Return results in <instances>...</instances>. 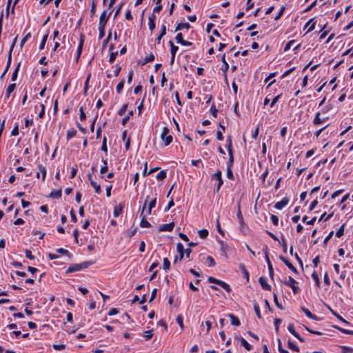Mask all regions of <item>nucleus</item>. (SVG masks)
<instances>
[{
  "instance_id": "obj_41",
  "label": "nucleus",
  "mask_w": 353,
  "mask_h": 353,
  "mask_svg": "<svg viewBox=\"0 0 353 353\" xmlns=\"http://www.w3.org/2000/svg\"><path fill=\"white\" fill-rule=\"evenodd\" d=\"M345 224H343L336 231V236L337 237H341L344 234Z\"/></svg>"
},
{
  "instance_id": "obj_14",
  "label": "nucleus",
  "mask_w": 353,
  "mask_h": 353,
  "mask_svg": "<svg viewBox=\"0 0 353 353\" xmlns=\"http://www.w3.org/2000/svg\"><path fill=\"white\" fill-rule=\"evenodd\" d=\"M174 223L172 222V223H167V224H163L160 226L159 228V231L161 232H163V231H167V232H170L173 230L174 228Z\"/></svg>"
},
{
  "instance_id": "obj_15",
  "label": "nucleus",
  "mask_w": 353,
  "mask_h": 353,
  "mask_svg": "<svg viewBox=\"0 0 353 353\" xmlns=\"http://www.w3.org/2000/svg\"><path fill=\"white\" fill-rule=\"evenodd\" d=\"M259 281L263 289L265 290H271V286L267 283L265 278L261 276Z\"/></svg>"
},
{
  "instance_id": "obj_52",
  "label": "nucleus",
  "mask_w": 353,
  "mask_h": 353,
  "mask_svg": "<svg viewBox=\"0 0 353 353\" xmlns=\"http://www.w3.org/2000/svg\"><path fill=\"white\" fill-rule=\"evenodd\" d=\"M274 302L275 305L277 306V307H279L281 310L284 309L283 307L282 306V305L279 302L277 295L275 293L274 294Z\"/></svg>"
},
{
  "instance_id": "obj_9",
  "label": "nucleus",
  "mask_w": 353,
  "mask_h": 353,
  "mask_svg": "<svg viewBox=\"0 0 353 353\" xmlns=\"http://www.w3.org/2000/svg\"><path fill=\"white\" fill-rule=\"evenodd\" d=\"M288 330L301 342L304 341L303 339L301 338L300 335L295 331L293 324L290 323L288 325Z\"/></svg>"
},
{
  "instance_id": "obj_19",
  "label": "nucleus",
  "mask_w": 353,
  "mask_h": 353,
  "mask_svg": "<svg viewBox=\"0 0 353 353\" xmlns=\"http://www.w3.org/2000/svg\"><path fill=\"white\" fill-rule=\"evenodd\" d=\"M61 190H56L50 192V196L54 199H60L61 197Z\"/></svg>"
},
{
  "instance_id": "obj_33",
  "label": "nucleus",
  "mask_w": 353,
  "mask_h": 353,
  "mask_svg": "<svg viewBox=\"0 0 353 353\" xmlns=\"http://www.w3.org/2000/svg\"><path fill=\"white\" fill-rule=\"evenodd\" d=\"M38 169L39 170V173L41 172L42 174V180L44 181L46 176V168L42 165H38Z\"/></svg>"
},
{
  "instance_id": "obj_8",
  "label": "nucleus",
  "mask_w": 353,
  "mask_h": 353,
  "mask_svg": "<svg viewBox=\"0 0 353 353\" xmlns=\"http://www.w3.org/2000/svg\"><path fill=\"white\" fill-rule=\"evenodd\" d=\"M110 14H107V12L104 10L99 18V26H105V24L109 19Z\"/></svg>"
},
{
  "instance_id": "obj_21",
  "label": "nucleus",
  "mask_w": 353,
  "mask_h": 353,
  "mask_svg": "<svg viewBox=\"0 0 353 353\" xmlns=\"http://www.w3.org/2000/svg\"><path fill=\"white\" fill-rule=\"evenodd\" d=\"M16 88V84L15 83H11L8 85L7 90H6V99H8L10 97V94L14 91V90Z\"/></svg>"
},
{
  "instance_id": "obj_59",
  "label": "nucleus",
  "mask_w": 353,
  "mask_h": 353,
  "mask_svg": "<svg viewBox=\"0 0 353 353\" xmlns=\"http://www.w3.org/2000/svg\"><path fill=\"white\" fill-rule=\"evenodd\" d=\"M78 171V167L77 165H74L72 168V170H71V175H70V178L71 179H73L75 175L77 174V172Z\"/></svg>"
},
{
  "instance_id": "obj_4",
  "label": "nucleus",
  "mask_w": 353,
  "mask_h": 353,
  "mask_svg": "<svg viewBox=\"0 0 353 353\" xmlns=\"http://www.w3.org/2000/svg\"><path fill=\"white\" fill-rule=\"evenodd\" d=\"M169 129L164 127L161 134L162 140L164 141L165 145H168L172 141V137L168 134Z\"/></svg>"
},
{
  "instance_id": "obj_42",
  "label": "nucleus",
  "mask_w": 353,
  "mask_h": 353,
  "mask_svg": "<svg viewBox=\"0 0 353 353\" xmlns=\"http://www.w3.org/2000/svg\"><path fill=\"white\" fill-rule=\"evenodd\" d=\"M229 154V160L227 163V168H232L233 163H234V156L233 153H228Z\"/></svg>"
},
{
  "instance_id": "obj_5",
  "label": "nucleus",
  "mask_w": 353,
  "mask_h": 353,
  "mask_svg": "<svg viewBox=\"0 0 353 353\" xmlns=\"http://www.w3.org/2000/svg\"><path fill=\"white\" fill-rule=\"evenodd\" d=\"M17 37H16L14 40H13V42L12 43V46L10 47V51H9V54H8V62H7V65H6V67L3 72V74H1V78H3V76L6 74V73L8 72L9 68H10V63H11V60H12V51L13 50V48L15 45V43L17 41Z\"/></svg>"
},
{
  "instance_id": "obj_31",
  "label": "nucleus",
  "mask_w": 353,
  "mask_h": 353,
  "mask_svg": "<svg viewBox=\"0 0 353 353\" xmlns=\"http://www.w3.org/2000/svg\"><path fill=\"white\" fill-rule=\"evenodd\" d=\"M226 148L228 149V153H233L232 152V139L230 137H228L227 139V145Z\"/></svg>"
},
{
  "instance_id": "obj_26",
  "label": "nucleus",
  "mask_w": 353,
  "mask_h": 353,
  "mask_svg": "<svg viewBox=\"0 0 353 353\" xmlns=\"http://www.w3.org/2000/svg\"><path fill=\"white\" fill-rule=\"evenodd\" d=\"M92 188L94 189V191L97 194H100L101 192V189L100 185L97 184L95 181H91L90 183Z\"/></svg>"
},
{
  "instance_id": "obj_6",
  "label": "nucleus",
  "mask_w": 353,
  "mask_h": 353,
  "mask_svg": "<svg viewBox=\"0 0 353 353\" xmlns=\"http://www.w3.org/2000/svg\"><path fill=\"white\" fill-rule=\"evenodd\" d=\"M148 198L149 196H148L145 201V203L143 206V208H142V211H141V216H142V219H141V223H140V226L142 227V228H150L151 227V224L146 220V217H145V215H143V213L145 209V207H146V203L148 200Z\"/></svg>"
},
{
  "instance_id": "obj_45",
  "label": "nucleus",
  "mask_w": 353,
  "mask_h": 353,
  "mask_svg": "<svg viewBox=\"0 0 353 353\" xmlns=\"http://www.w3.org/2000/svg\"><path fill=\"white\" fill-rule=\"evenodd\" d=\"M254 309L255 311V313L259 319H261V314L260 311L259 305L257 303L254 304Z\"/></svg>"
},
{
  "instance_id": "obj_29",
  "label": "nucleus",
  "mask_w": 353,
  "mask_h": 353,
  "mask_svg": "<svg viewBox=\"0 0 353 353\" xmlns=\"http://www.w3.org/2000/svg\"><path fill=\"white\" fill-rule=\"evenodd\" d=\"M222 62H223V66L221 68V70L224 72H226L229 69V65L227 63V61H225V54H223L222 57Z\"/></svg>"
},
{
  "instance_id": "obj_37",
  "label": "nucleus",
  "mask_w": 353,
  "mask_h": 353,
  "mask_svg": "<svg viewBox=\"0 0 353 353\" xmlns=\"http://www.w3.org/2000/svg\"><path fill=\"white\" fill-rule=\"evenodd\" d=\"M77 134V131L74 129H71L67 132V139L69 140L74 137Z\"/></svg>"
},
{
  "instance_id": "obj_1",
  "label": "nucleus",
  "mask_w": 353,
  "mask_h": 353,
  "mask_svg": "<svg viewBox=\"0 0 353 353\" xmlns=\"http://www.w3.org/2000/svg\"><path fill=\"white\" fill-rule=\"evenodd\" d=\"M92 263H93L92 261H85L80 264H72L68 267V268L66 270V273L69 274V273H72L74 272L80 271L83 269H85V268H88Z\"/></svg>"
},
{
  "instance_id": "obj_16",
  "label": "nucleus",
  "mask_w": 353,
  "mask_h": 353,
  "mask_svg": "<svg viewBox=\"0 0 353 353\" xmlns=\"http://www.w3.org/2000/svg\"><path fill=\"white\" fill-rule=\"evenodd\" d=\"M302 311L304 312V314L310 319H314V320H319V318H318L316 316L314 315L308 309L305 307H301Z\"/></svg>"
},
{
  "instance_id": "obj_61",
  "label": "nucleus",
  "mask_w": 353,
  "mask_h": 353,
  "mask_svg": "<svg viewBox=\"0 0 353 353\" xmlns=\"http://www.w3.org/2000/svg\"><path fill=\"white\" fill-rule=\"evenodd\" d=\"M117 54V52H112L110 54L109 62L112 63L115 60Z\"/></svg>"
},
{
  "instance_id": "obj_13",
  "label": "nucleus",
  "mask_w": 353,
  "mask_h": 353,
  "mask_svg": "<svg viewBox=\"0 0 353 353\" xmlns=\"http://www.w3.org/2000/svg\"><path fill=\"white\" fill-rule=\"evenodd\" d=\"M327 119V117L321 118V113L317 112L315 114L314 119L313 120V124L315 125H319L323 122H325Z\"/></svg>"
},
{
  "instance_id": "obj_53",
  "label": "nucleus",
  "mask_w": 353,
  "mask_h": 353,
  "mask_svg": "<svg viewBox=\"0 0 353 353\" xmlns=\"http://www.w3.org/2000/svg\"><path fill=\"white\" fill-rule=\"evenodd\" d=\"M278 350L280 353H289L288 351L285 350V348L282 347L281 341L279 339H278Z\"/></svg>"
},
{
  "instance_id": "obj_46",
  "label": "nucleus",
  "mask_w": 353,
  "mask_h": 353,
  "mask_svg": "<svg viewBox=\"0 0 353 353\" xmlns=\"http://www.w3.org/2000/svg\"><path fill=\"white\" fill-rule=\"evenodd\" d=\"M48 34H46L43 36V39H42V41L40 43V46H39V49L40 50H43L45 47V45H46V41L48 39Z\"/></svg>"
},
{
  "instance_id": "obj_50",
  "label": "nucleus",
  "mask_w": 353,
  "mask_h": 353,
  "mask_svg": "<svg viewBox=\"0 0 353 353\" xmlns=\"http://www.w3.org/2000/svg\"><path fill=\"white\" fill-rule=\"evenodd\" d=\"M97 8V2L95 0H92V8L90 10L91 17L95 14Z\"/></svg>"
},
{
  "instance_id": "obj_22",
  "label": "nucleus",
  "mask_w": 353,
  "mask_h": 353,
  "mask_svg": "<svg viewBox=\"0 0 353 353\" xmlns=\"http://www.w3.org/2000/svg\"><path fill=\"white\" fill-rule=\"evenodd\" d=\"M123 210V205L121 204H119L118 205H116L114 208V216L115 217L119 216Z\"/></svg>"
},
{
  "instance_id": "obj_10",
  "label": "nucleus",
  "mask_w": 353,
  "mask_h": 353,
  "mask_svg": "<svg viewBox=\"0 0 353 353\" xmlns=\"http://www.w3.org/2000/svg\"><path fill=\"white\" fill-rule=\"evenodd\" d=\"M156 18H157L156 15L154 13L151 14L148 17V20H149L148 26H149V29L150 30L151 32H152L155 29Z\"/></svg>"
},
{
  "instance_id": "obj_35",
  "label": "nucleus",
  "mask_w": 353,
  "mask_h": 353,
  "mask_svg": "<svg viewBox=\"0 0 353 353\" xmlns=\"http://www.w3.org/2000/svg\"><path fill=\"white\" fill-rule=\"evenodd\" d=\"M239 268L241 270V271H242L243 274H244L245 277L246 278L247 281H248L249 280V272L246 270L245 265L241 263L239 265Z\"/></svg>"
},
{
  "instance_id": "obj_28",
  "label": "nucleus",
  "mask_w": 353,
  "mask_h": 353,
  "mask_svg": "<svg viewBox=\"0 0 353 353\" xmlns=\"http://www.w3.org/2000/svg\"><path fill=\"white\" fill-rule=\"evenodd\" d=\"M212 178L216 179V181H223V179H222V172L221 170H217L213 175H212Z\"/></svg>"
},
{
  "instance_id": "obj_43",
  "label": "nucleus",
  "mask_w": 353,
  "mask_h": 353,
  "mask_svg": "<svg viewBox=\"0 0 353 353\" xmlns=\"http://www.w3.org/2000/svg\"><path fill=\"white\" fill-rule=\"evenodd\" d=\"M133 115V111H130L128 114L122 119V124L125 125L130 118Z\"/></svg>"
},
{
  "instance_id": "obj_27",
  "label": "nucleus",
  "mask_w": 353,
  "mask_h": 353,
  "mask_svg": "<svg viewBox=\"0 0 353 353\" xmlns=\"http://www.w3.org/2000/svg\"><path fill=\"white\" fill-rule=\"evenodd\" d=\"M313 19L309 20L307 23L305 24V28L309 26V28L307 30V32H310L312 30H313L315 28V22L313 21Z\"/></svg>"
},
{
  "instance_id": "obj_55",
  "label": "nucleus",
  "mask_w": 353,
  "mask_h": 353,
  "mask_svg": "<svg viewBox=\"0 0 353 353\" xmlns=\"http://www.w3.org/2000/svg\"><path fill=\"white\" fill-rule=\"evenodd\" d=\"M216 229H217L218 232L220 234H221L222 236H224V232L223 231V230L221 228V225H220V222H219V217H218L216 219Z\"/></svg>"
},
{
  "instance_id": "obj_63",
  "label": "nucleus",
  "mask_w": 353,
  "mask_h": 353,
  "mask_svg": "<svg viewBox=\"0 0 353 353\" xmlns=\"http://www.w3.org/2000/svg\"><path fill=\"white\" fill-rule=\"evenodd\" d=\"M176 322L179 325L181 329L183 328V317L181 315H178L176 317Z\"/></svg>"
},
{
  "instance_id": "obj_2",
  "label": "nucleus",
  "mask_w": 353,
  "mask_h": 353,
  "mask_svg": "<svg viewBox=\"0 0 353 353\" xmlns=\"http://www.w3.org/2000/svg\"><path fill=\"white\" fill-rule=\"evenodd\" d=\"M208 282L210 283H215L223 288L225 290H226L228 292H230L232 289L230 286L225 283L224 281H222L221 280H219L214 277L210 276L208 279Z\"/></svg>"
},
{
  "instance_id": "obj_62",
  "label": "nucleus",
  "mask_w": 353,
  "mask_h": 353,
  "mask_svg": "<svg viewBox=\"0 0 353 353\" xmlns=\"http://www.w3.org/2000/svg\"><path fill=\"white\" fill-rule=\"evenodd\" d=\"M79 112H80V120L81 121H84L86 118V115H85V113L84 112V110H83V107H81L80 109H79Z\"/></svg>"
},
{
  "instance_id": "obj_36",
  "label": "nucleus",
  "mask_w": 353,
  "mask_h": 353,
  "mask_svg": "<svg viewBox=\"0 0 353 353\" xmlns=\"http://www.w3.org/2000/svg\"><path fill=\"white\" fill-rule=\"evenodd\" d=\"M307 216H304L303 217L302 221H303L304 223H305L306 224H308V225H314V223H315V221H316V216H314V217H313L311 220H308V221H307Z\"/></svg>"
},
{
  "instance_id": "obj_23",
  "label": "nucleus",
  "mask_w": 353,
  "mask_h": 353,
  "mask_svg": "<svg viewBox=\"0 0 353 353\" xmlns=\"http://www.w3.org/2000/svg\"><path fill=\"white\" fill-rule=\"evenodd\" d=\"M154 60V55L151 53L148 57H145L143 61L140 63L141 65H143L149 62H152Z\"/></svg>"
},
{
  "instance_id": "obj_57",
  "label": "nucleus",
  "mask_w": 353,
  "mask_h": 353,
  "mask_svg": "<svg viewBox=\"0 0 353 353\" xmlns=\"http://www.w3.org/2000/svg\"><path fill=\"white\" fill-rule=\"evenodd\" d=\"M163 269L164 270H168L170 268V261L168 260V258H164L163 259Z\"/></svg>"
},
{
  "instance_id": "obj_54",
  "label": "nucleus",
  "mask_w": 353,
  "mask_h": 353,
  "mask_svg": "<svg viewBox=\"0 0 353 353\" xmlns=\"http://www.w3.org/2000/svg\"><path fill=\"white\" fill-rule=\"evenodd\" d=\"M19 66H20V64L19 63L18 65L17 66V68H15L14 71L13 72L12 75V81H15L17 79V75H18V72L19 70Z\"/></svg>"
},
{
  "instance_id": "obj_12",
  "label": "nucleus",
  "mask_w": 353,
  "mask_h": 353,
  "mask_svg": "<svg viewBox=\"0 0 353 353\" xmlns=\"http://www.w3.org/2000/svg\"><path fill=\"white\" fill-rule=\"evenodd\" d=\"M289 199L287 197H284L281 201L275 203L274 208L277 210H281L283 208L288 204Z\"/></svg>"
},
{
  "instance_id": "obj_64",
  "label": "nucleus",
  "mask_w": 353,
  "mask_h": 353,
  "mask_svg": "<svg viewBox=\"0 0 353 353\" xmlns=\"http://www.w3.org/2000/svg\"><path fill=\"white\" fill-rule=\"evenodd\" d=\"M176 41L178 43L181 44L183 42V35L181 33H178L176 36Z\"/></svg>"
},
{
  "instance_id": "obj_32",
  "label": "nucleus",
  "mask_w": 353,
  "mask_h": 353,
  "mask_svg": "<svg viewBox=\"0 0 353 353\" xmlns=\"http://www.w3.org/2000/svg\"><path fill=\"white\" fill-rule=\"evenodd\" d=\"M206 263L209 267H213L216 265L214 259L211 256H208L206 258Z\"/></svg>"
},
{
  "instance_id": "obj_24",
  "label": "nucleus",
  "mask_w": 353,
  "mask_h": 353,
  "mask_svg": "<svg viewBox=\"0 0 353 353\" xmlns=\"http://www.w3.org/2000/svg\"><path fill=\"white\" fill-rule=\"evenodd\" d=\"M169 44L170 46L171 55H173V57H175L176 53L177 50H179V48H178V46H175L172 41H169Z\"/></svg>"
},
{
  "instance_id": "obj_17",
  "label": "nucleus",
  "mask_w": 353,
  "mask_h": 353,
  "mask_svg": "<svg viewBox=\"0 0 353 353\" xmlns=\"http://www.w3.org/2000/svg\"><path fill=\"white\" fill-rule=\"evenodd\" d=\"M239 341L241 342V344L245 347V349L248 351H250L252 350V346L249 344L245 339H244L243 337H239Z\"/></svg>"
},
{
  "instance_id": "obj_25",
  "label": "nucleus",
  "mask_w": 353,
  "mask_h": 353,
  "mask_svg": "<svg viewBox=\"0 0 353 353\" xmlns=\"http://www.w3.org/2000/svg\"><path fill=\"white\" fill-rule=\"evenodd\" d=\"M190 28V25L188 23H179L177 24L175 31L180 30L183 28L189 29Z\"/></svg>"
},
{
  "instance_id": "obj_38",
  "label": "nucleus",
  "mask_w": 353,
  "mask_h": 353,
  "mask_svg": "<svg viewBox=\"0 0 353 353\" xmlns=\"http://www.w3.org/2000/svg\"><path fill=\"white\" fill-rule=\"evenodd\" d=\"M166 172L164 170H162L159 172L157 175V179L159 181H162L166 177Z\"/></svg>"
},
{
  "instance_id": "obj_47",
  "label": "nucleus",
  "mask_w": 353,
  "mask_h": 353,
  "mask_svg": "<svg viewBox=\"0 0 353 353\" xmlns=\"http://www.w3.org/2000/svg\"><path fill=\"white\" fill-rule=\"evenodd\" d=\"M127 108H128V104L127 103L123 105L122 107L118 111V114L119 116L123 115L125 114V112H126Z\"/></svg>"
},
{
  "instance_id": "obj_56",
  "label": "nucleus",
  "mask_w": 353,
  "mask_h": 353,
  "mask_svg": "<svg viewBox=\"0 0 353 353\" xmlns=\"http://www.w3.org/2000/svg\"><path fill=\"white\" fill-rule=\"evenodd\" d=\"M106 142H107V138H106V137H104L103 139V143H102V145H101V150L105 152H108V148H107Z\"/></svg>"
},
{
  "instance_id": "obj_60",
  "label": "nucleus",
  "mask_w": 353,
  "mask_h": 353,
  "mask_svg": "<svg viewBox=\"0 0 353 353\" xmlns=\"http://www.w3.org/2000/svg\"><path fill=\"white\" fill-rule=\"evenodd\" d=\"M153 336V331L152 330H148L144 332V337L148 340L150 339Z\"/></svg>"
},
{
  "instance_id": "obj_20",
  "label": "nucleus",
  "mask_w": 353,
  "mask_h": 353,
  "mask_svg": "<svg viewBox=\"0 0 353 353\" xmlns=\"http://www.w3.org/2000/svg\"><path fill=\"white\" fill-rule=\"evenodd\" d=\"M229 317L231 319L232 325H235V326H239L240 325V321L238 319V317H236V316H234L232 314H229Z\"/></svg>"
},
{
  "instance_id": "obj_11",
  "label": "nucleus",
  "mask_w": 353,
  "mask_h": 353,
  "mask_svg": "<svg viewBox=\"0 0 353 353\" xmlns=\"http://www.w3.org/2000/svg\"><path fill=\"white\" fill-rule=\"evenodd\" d=\"M280 260H281L285 265L290 269L292 271H293L295 273H297L298 271L296 268L284 256H279Z\"/></svg>"
},
{
  "instance_id": "obj_49",
  "label": "nucleus",
  "mask_w": 353,
  "mask_h": 353,
  "mask_svg": "<svg viewBox=\"0 0 353 353\" xmlns=\"http://www.w3.org/2000/svg\"><path fill=\"white\" fill-rule=\"evenodd\" d=\"M332 216V214H330L328 215L326 214V212H324L321 216V217L319 218V221H327L328 219H330L331 217Z\"/></svg>"
},
{
  "instance_id": "obj_3",
  "label": "nucleus",
  "mask_w": 353,
  "mask_h": 353,
  "mask_svg": "<svg viewBox=\"0 0 353 353\" xmlns=\"http://www.w3.org/2000/svg\"><path fill=\"white\" fill-rule=\"evenodd\" d=\"M283 283L292 288L294 294H297L300 291V288L296 285V281H295L292 277L289 276L288 280Z\"/></svg>"
},
{
  "instance_id": "obj_58",
  "label": "nucleus",
  "mask_w": 353,
  "mask_h": 353,
  "mask_svg": "<svg viewBox=\"0 0 353 353\" xmlns=\"http://www.w3.org/2000/svg\"><path fill=\"white\" fill-rule=\"evenodd\" d=\"M123 85H124V81L122 80L117 85L116 90L118 93H120L122 91V90L123 88Z\"/></svg>"
},
{
  "instance_id": "obj_34",
  "label": "nucleus",
  "mask_w": 353,
  "mask_h": 353,
  "mask_svg": "<svg viewBox=\"0 0 353 353\" xmlns=\"http://www.w3.org/2000/svg\"><path fill=\"white\" fill-rule=\"evenodd\" d=\"M288 347L290 350L296 351L297 352H299V347L296 344H294L293 342H292L290 340L288 341Z\"/></svg>"
},
{
  "instance_id": "obj_51",
  "label": "nucleus",
  "mask_w": 353,
  "mask_h": 353,
  "mask_svg": "<svg viewBox=\"0 0 353 353\" xmlns=\"http://www.w3.org/2000/svg\"><path fill=\"white\" fill-rule=\"evenodd\" d=\"M105 26H99V39H101L105 35Z\"/></svg>"
},
{
  "instance_id": "obj_18",
  "label": "nucleus",
  "mask_w": 353,
  "mask_h": 353,
  "mask_svg": "<svg viewBox=\"0 0 353 353\" xmlns=\"http://www.w3.org/2000/svg\"><path fill=\"white\" fill-rule=\"evenodd\" d=\"M156 203H157V196H155L154 198H152L151 199V201L149 203L148 209L147 211L148 214H150L151 213V210L152 208H154L155 207Z\"/></svg>"
},
{
  "instance_id": "obj_44",
  "label": "nucleus",
  "mask_w": 353,
  "mask_h": 353,
  "mask_svg": "<svg viewBox=\"0 0 353 353\" xmlns=\"http://www.w3.org/2000/svg\"><path fill=\"white\" fill-rule=\"evenodd\" d=\"M335 327L337 330H339L341 332H342L343 334L353 335V331L352 330H349L343 329V328H341V327H337V326H335Z\"/></svg>"
},
{
  "instance_id": "obj_30",
  "label": "nucleus",
  "mask_w": 353,
  "mask_h": 353,
  "mask_svg": "<svg viewBox=\"0 0 353 353\" xmlns=\"http://www.w3.org/2000/svg\"><path fill=\"white\" fill-rule=\"evenodd\" d=\"M236 216H237V218L239 219L240 225L241 226H243V224H244V221H243V215H242L241 210H240V205H239V207H238V212H237V214H236Z\"/></svg>"
},
{
  "instance_id": "obj_39",
  "label": "nucleus",
  "mask_w": 353,
  "mask_h": 353,
  "mask_svg": "<svg viewBox=\"0 0 353 353\" xmlns=\"http://www.w3.org/2000/svg\"><path fill=\"white\" fill-rule=\"evenodd\" d=\"M57 253H60V254H65L66 256H68L69 258H71L72 257V255L71 254L68 252V250H65V249H63V248H59L57 250Z\"/></svg>"
},
{
  "instance_id": "obj_40",
  "label": "nucleus",
  "mask_w": 353,
  "mask_h": 353,
  "mask_svg": "<svg viewBox=\"0 0 353 353\" xmlns=\"http://www.w3.org/2000/svg\"><path fill=\"white\" fill-rule=\"evenodd\" d=\"M199 235L201 239H206L208 236V231L206 229H203L199 231Z\"/></svg>"
},
{
  "instance_id": "obj_7",
  "label": "nucleus",
  "mask_w": 353,
  "mask_h": 353,
  "mask_svg": "<svg viewBox=\"0 0 353 353\" xmlns=\"http://www.w3.org/2000/svg\"><path fill=\"white\" fill-rule=\"evenodd\" d=\"M176 250H177V252H179L178 255H179V256H176L175 257L174 261V263L177 262L178 259L181 261L183 259V258L184 257V248L181 243H177Z\"/></svg>"
},
{
  "instance_id": "obj_48",
  "label": "nucleus",
  "mask_w": 353,
  "mask_h": 353,
  "mask_svg": "<svg viewBox=\"0 0 353 353\" xmlns=\"http://www.w3.org/2000/svg\"><path fill=\"white\" fill-rule=\"evenodd\" d=\"M312 277L314 279V281H315L316 285L319 287L320 285V281H319V278L317 273L316 272H314L312 274Z\"/></svg>"
}]
</instances>
